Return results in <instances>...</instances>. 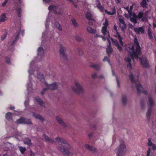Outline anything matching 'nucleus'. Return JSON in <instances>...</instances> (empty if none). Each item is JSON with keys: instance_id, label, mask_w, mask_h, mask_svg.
I'll list each match as a JSON object with an SVG mask.
<instances>
[{"instance_id": "obj_1", "label": "nucleus", "mask_w": 156, "mask_h": 156, "mask_svg": "<svg viewBox=\"0 0 156 156\" xmlns=\"http://www.w3.org/2000/svg\"><path fill=\"white\" fill-rule=\"evenodd\" d=\"M129 49L131 50L132 52L130 53L132 59L139 58L140 62L141 64L143 67L145 68H148L150 66L147 58L145 56H142L141 58H139L138 55L140 54L141 48L138 40L136 37L134 39V44L131 46L129 45Z\"/></svg>"}, {"instance_id": "obj_2", "label": "nucleus", "mask_w": 156, "mask_h": 156, "mask_svg": "<svg viewBox=\"0 0 156 156\" xmlns=\"http://www.w3.org/2000/svg\"><path fill=\"white\" fill-rule=\"evenodd\" d=\"M56 140L59 144L62 145V147H58V149L66 155L69 156H73V154L69 152V148L70 146L68 142L65 140L58 137Z\"/></svg>"}, {"instance_id": "obj_3", "label": "nucleus", "mask_w": 156, "mask_h": 156, "mask_svg": "<svg viewBox=\"0 0 156 156\" xmlns=\"http://www.w3.org/2000/svg\"><path fill=\"white\" fill-rule=\"evenodd\" d=\"M129 79L131 82L132 83H135L137 90L138 93H143L145 95H147V91L143 89V86L140 83L136 84L134 79V77L133 73H131L129 76Z\"/></svg>"}, {"instance_id": "obj_4", "label": "nucleus", "mask_w": 156, "mask_h": 156, "mask_svg": "<svg viewBox=\"0 0 156 156\" xmlns=\"http://www.w3.org/2000/svg\"><path fill=\"white\" fill-rule=\"evenodd\" d=\"M121 144L119 147L115 150L117 156H124L126 149L123 140L120 141Z\"/></svg>"}, {"instance_id": "obj_5", "label": "nucleus", "mask_w": 156, "mask_h": 156, "mask_svg": "<svg viewBox=\"0 0 156 156\" xmlns=\"http://www.w3.org/2000/svg\"><path fill=\"white\" fill-rule=\"evenodd\" d=\"M148 101L150 104V106L148 108V111L146 114L147 120L148 122L150 121V117L152 111V108L154 104L152 98L150 96H148Z\"/></svg>"}, {"instance_id": "obj_6", "label": "nucleus", "mask_w": 156, "mask_h": 156, "mask_svg": "<svg viewBox=\"0 0 156 156\" xmlns=\"http://www.w3.org/2000/svg\"><path fill=\"white\" fill-rule=\"evenodd\" d=\"M75 84L77 89H76L74 87H72V90L77 94H79L81 93H83V90L80 86L78 82L76 81Z\"/></svg>"}, {"instance_id": "obj_7", "label": "nucleus", "mask_w": 156, "mask_h": 156, "mask_svg": "<svg viewBox=\"0 0 156 156\" xmlns=\"http://www.w3.org/2000/svg\"><path fill=\"white\" fill-rule=\"evenodd\" d=\"M17 124H32L31 120L30 119H26L23 117H21L20 119L16 121Z\"/></svg>"}, {"instance_id": "obj_8", "label": "nucleus", "mask_w": 156, "mask_h": 156, "mask_svg": "<svg viewBox=\"0 0 156 156\" xmlns=\"http://www.w3.org/2000/svg\"><path fill=\"white\" fill-rule=\"evenodd\" d=\"M66 48L62 46H61L59 50L60 54V56L64 60H67L68 58L67 56L65 54L64 52L66 51Z\"/></svg>"}, {"instance_id": "obj_9", "label": "nucleus", "mask_w": 156, "mask_h": 156, "mask_svg": "<svg viewBox=\"0 0 156 156\" xmlns=\"http://www.w3.org/2000/svg\"><path fill=\"white\" fill-rule=\"evenodd\" d=\"M111 40L113 45H115V46L117 47V49L119 51H122V48L120 45L117 40L116 39H114L113 38H111Z\"/></svg>"}, {"instance_id": "obj_10", "label": "nucleus", "mask_w": 156, "mask_h": 156, "mask_svg": "<svg viewBox=\"0 0 156 156\" xmlns=\"http://www.w3.org/2000/svg\"><path fill=\"white\" fill-rule=\"evenodd\" d=\"M133 30L137 34H139L140 33L142 34H144V27L142 26L140 27L137 28L136 27H134Z\"/></svg>"}, {"instance_id": "obj_11", "label": "nucleus", "mask_w": 156, "mask_h": 156, "mask_svg": "<svg viewBox=\"0 0 156 156\" xmlns=\"http://www.w3.org/2000/svg\"><path fill=\"white\" fill-rule=\"evenodd\" d=\"M45 84L46 86L48 87V89L55 90L57 88L56 82H54L51 84H48L47 83H45Z\"/></svg>"}, {"instance_id": "obj_12", "label": "nucleus", "mask_w": 156, "mask_h": 156, "mask_svg": "<svg viewBox=\"0 0 156 156\" xmlns=\"http://www.w3.org/2000/svg\"><path fill=\"white\" fill-rule=\"evenodd\" d=\"M119 22L122 24L121 25L120 24V26H119L121 30H125L126 29V26L124 20L122 18L119 19Z\"/></svg>"}, {"instance_id": "obj_13", "label": "nucleus", "mask_w": 156, "mask_h": 156, "mask_svg": "<svg viewBox=\"0 0 156 156\" xmlns=\"http://www.w3.org/2000/svg\"><path fill=\"white\" fill-rule=\"evenodd\" d=\"M96 7L98 9H99L101 12H104V7L101 5L99 0H96Z\"/></svg>"}, {"instance_id": "obj_14", "label": "nucleus", "mask_w": 156, "mask_h": 156, "mask_svg": "<svg viewBox=\"0 0 156 156\" xmlns=\"http://www.w3.org/2000/svg\"><path fill=\"white\" fill-rule=\"evenodd\" d=\"M85 147L87 149H88L92 152H96L98 151V150L95 147H94L89 144H85Z\"/></svg>"}, {"instance_id": "obj_15", "label": "nucleus", "mask_w": 156, "mask_h": 156, "mask_svg": "<svg viewBox=\"0 0 156 156\" xmlns=\"http://www.w3.org/2000/svg\"><path fill=\"white\" fill-rule=\"evenodd\" d=\"M57 8H56V7L54 5H50L48 7V9L50 11L52 10L53 12L55 14H57Z\"/></svg>"}, {"instance_id": "obj_16", "label": "nucleus", "mask_w": 156, "mask_h": 156, "mask_svg": "<svg viewBox=\"0 0 156 156\" xmlns=\"http://www.w3.org/2000/svg\"><path fill=\"white\" fill-rule=\"evenodd\" d=\"M125 61L128 62V63L127 64V67H129L130 69H132V66L131 64V59L127 57L125 58Z\"/></svg>"}, {"instance_id": "obj_17", "label": "nucleus", "mask_w": 156, "mask_h": 156, "mask_svg": "<svg viewBox=\"0 0 156 156\" xmlns=\"http://www.w3.org/2000/svg\"><path fill=\"white\" fill-rule=\"evenodd\" d=\"M144 14V13L143 12L140 11L138 13V14L137 16V18H138L140 19L142 18V21H144L145 20L146 18L145 17H143V16Z\"/></svg>"}, {"instance_id": "obj_18", "label": "nucleus", "mask_w": 156, "mask_h": 156, "mask_svg": "<svg viewBox=\"0 0 156 156\" xmlns=\"http://www.w3.org/2000/svg\"><path fill=\"white\" fill-rule=\"evenodd\" d=\"M21 31V29H19V30L17 31L14 34V36H15V40H14L12 43V45L16 41L17 39L19 38V34H20V32Z\"/></svg>"}, {"instance_id": "obj_19", "label": "nucleus", "mask_w": 156, "mask_h": 156, "mask_svg": "<svg viewBox=\"0 0 156 156\" xmlns=\"http://www.w3.org/2000/svg\"><path fill=\"white\" fill-rule=\"evenodd\" d=\"M56 119L59 123L61 125L64 127H66V124L63 122V120H62V119L60 118V117L57 116L56 117Z\"/></svg>"}, {"instance_id": "obj_20", "label": "nucleus", "mask_w": 156, "mask_h": 156, "mask_svg": "<svg viewBox=\"0 0 156 156\" xmlns=\"http://www.w3.org/2000/svg\"><path fill=\"white\" fill-rule=\"evenodd\" d=\"M112 12H109L106 9H105V12L106 13L108 14L109 15H113L115 14L116 13V9L115 7H114L112 9Z\"/></svg>"}, {"instance_id": "obj_21", "label": "nucleus", "mask_w": 156, "mask_h": 156, "mask_svg": "<svg viewBox=\"0 0 156 156\" xmlns=\"http://www.w3.org/2000/svg\"><path fill=\"white\" fill-rule=\"evenodd\" d=\"M12 113L10 112H7L5 115V118L7 120L10 121L12 119Z\"/></svg>"}, {"instance_id": "obj_22", "label": "nucleus", "mask_w": 156, "mask_h": 156, "mask_svg": "<svg viewBox=\"0 0 156 156\" xmlns=\"http://www.w3.org/2000/svg\"><path fill=\"white\" fill-rule=\"evenodd\" d=\"M35 99L36 101L38 103V104L40 105L41 106L43 107L45 106V104L42 99L37 98H36Z\"/></svg>"}, {"instance_id": "obj_23", "label": "nucleus", "mask_w": 156, "mask_h": 156, "mask_svg": "<svg viewBox=\"0 0 156 156\" xmlns=\"http://www.w3.org/2000/svg\"><path fill=\"white\" fill-rule=\"evenodd\" d=\"M33 114L35 118L38 119L42 121H44V119L41 115L38 114H35L34 112H33Z\"/></svg>"}, {"instance_id": "obj_24", "label": "nucleus", "mask_w": 156, "mask_h": 156, "mask_svg": "<svg viewBox=\"0 0 156 156\" xmlns=\"http://www.w3.org/2000/svg\"><path fill=\"white\" fill-rule=\"evenodd\" d=\"M37 51L38 55L42 56L44 54V50L42 47H40L38 49Z\"/></svg>"}, {"instance_id": "obj_25", "label": "nucleus", "mask_w": 156, "mask_h": 156, "mask_svg": "<svg viewBox=\"0 0 156 156\" xmlns=\"http://www.w3.org/2000/svg\"><path fill=\"white\" fill-rule=\"evenodd\" d=\"M43 136L44 139L47 142H49L51 143H53L54 142V141L53 140L49 138L45 134H43Z\"/></svg>"}, {"instance_id": "obj_26", "label": "nucleus", "mask_w": 156, "mask_h": 156, "mask_svg": "<svg viewBox=\"0 0 156 156\" xmlns=\"http://www.w3.org/2000/svg\"><path fill=\"white\" fill-rule=\"evenodd\" d=\"M7 18L5 13L2 14L0 17V23L3 22L7 20Z\"/></svg>"}, {"instance_id": "obj_27", "label": "nucleus", "mask_w": 156, "mask_h": 156, "mask_svg": "<svg viewBox=\"0 0 156 156\" xmlns=\"http://www.w3.org/2000/svg\"><path fill=\"white\" fill-rule=\"evenodd\" d=\"M87 30L88 32L92 34H95L96 33V30L95 29H93L90 27H87Z\"/></svg>"}, {"instance_id": "obj_28", "label": "nucleus", "mask_w": 156, "mask_h": 156, "mask_svg": "<svg viewBox=\"0 0 156 156\" xmlns=\"http://www.w3.org/2000/svg\"><path fill=\"white\" fill-rule=\"evenodd\" d=\"M107 27H102L101 29V32L104 35H105L106 34V33H107L108 34V35L109 34V31H107Z\"/></svg>"}, {"instance_id": "obj_29", "label": "nucleus", "mask_w": 156, "mask_h": 156, "mask_svg": "<svg viewBox=\"0 0 156 156\" xmlns=\"http://www.w3.org/2000/svg\"><path fill=\"white\" fill-rule=\"evenodd\" d=\"M85 16L86 18L89 20H93L91 17L92 15L90 12H87L86 13Z\"/></svg>"}, {"instance_id": "obj_30", "label": "nucleus", "mask_w": 156, "mask_h": 156, "mask_svg": "<svg viewBox=\"0 0 156 156\" xmlns=\"http://www.w3.org/2000/svg\"><path fill=\"white\" fill-rule=\"evenodd\" d=\"M54 25L55 27L57 28L59 30L62 31V28L61 26L58 22H56L54 23Z\"/></svg>"}, {"instance_id": "obj_31", "label": "nucleus", "mask_w": 156, "mask_h": 156, "mask_svg": "<svg viewBox=\"0 0 156 156\" xmlns=\"http://www.w3.org/2000/svg\"><path fill=\"white\" fill-rule=\"evenodd\" d=\"M147 34L150 38L151 39H153V37L152 35V30L150 27H148V28Z\"/></svg>"}, {"instance_id": "obj_32", "label": "nucleus", "mask_w": 156, "mask_h": 156, "mask_svg": "<svg viewBox=\"0 0 156 156\" xmlns=\"http://www.w3.org/2000/svg\"><path fill=\"white\" fill-rule=\"evenodd\" d=\"M113 50L111 47H107L106 48V52L108 55H109L113 51Z\"/></svg>"}, {"instance_id": "obj_33", "label": "nucleus", "mask_w": 156, "mask_h": 156, "mask_svg": "<svg viewBox=\"0 0 156 156\" xmlns=\"http://www.w3.org/2000/svg\"><path fill=\"white\" fill-rule=\"evenodd\" d=\"M91 67L94 68L97 70H99L100 69V66L99 65L96 64H91L90 65Z\"/></svg>"}, {"instance_id": "obj_34", "label": "nucleus", "mask_w": 156, "mask_h": 156, "mask_svg": "<svg viewBox=\"0 0 156 156\" xmlns=\"http://www.w3.org/2000/svg\"><path fill=\"white\" fill-rule=\"evenodd\" d=\"M21 8H16V10L17 11V15L18 17H20L21 16Z\"/></svg>"}, {"instance_id": "obj_35", "label": "nucleus", "mask_w": 156, "mask_h": 156, "mask_svg": "<svg viewBox=\"0 0 156 156\" xmlns=\"http://www.w3.org/2000/svg\"><path fill=\"white\" fill-rule=\"evenodd\" d=\"M24 144L28 145L29 146H30L31 145V140L29 138H25L24 140Z\"/></svg>"}, {"instance_id": "obj_36", "label": "nucleus", "mask_w": 156, "mask_h": 156, "mask_svg": "<svg viewBox=\"0 0 156 156\" xmlns=\"http://www.w3.org/2000/svg\"><path fill=\"white\" fill-rule=\"evenodd\" d=\"M140 5L143 8L147 7V4L146 1L142 0V2H140Z\"/></svg>"}, {"instance_id": "obj_37", "label": "nucleus", "mask_w": 156, "mask_h": 156, "mask_svg": "<svg viewBox=\"0 0 156 156\" xmlns=\"http://www.w3.org/2000/svg\"><path fill=\"white\" fill-rule=\"evenodd\" d=\"M122 100L123 104L126 105L127 102V97L126 95H123L122 96Z\"/></svg>"}, {"instance_id": "obj_38", "label": "nucleus", "mask_w": 156, "mask_h": 156, "mask_svg": "<svg viewBox=\"0 0 156 156\" xmlns=\"http://www.w3.org/2000/svg\"><path fill=\"white\" fill-rule=\"evenodd\" d=\"M118 39L119 40V43L121 46L123 45V42L122 41V38L121 37L119 33H118Z\"/></svg>"}, {"instance_id": "obj_39", "label": "nucleus", "mask_w": 156, "mask_h": 156, "mask_svg": "<svg viewBox=\"0 0 156 156\" xmlns=\"http://www.w3.org/2000/svg\"><path fill=\"white\" fill-rule=\"evenodd\" d=\"M71 21H72V23L73 25L75 27L78 26V24L76 22V21L75 19H72L71 20Z\"/></svg>"}, {"instance_id": "obj_40", "label": "nucleus", "mask_w": 156, "mask_h": 156, "mask_svg": "<svg viewBox=\"0 0 156 156\" xmlns=\"http://www.w3.org/2000/svg\"><path fill=\"white\" fill-rule=\"evenodd\" d=\"M19 149L21 153L22 154H23L26 150V149L25 147H20Z\"/></svg>"}, {"instance_id": "obj_41", "label": "nucleus", "mask_w": 156, "mask_h": 156, "mask_svg": "<svg viewBox=\"0 0 156 156\" xmlns=\"http://www.w3.org/2000/svg\"><path fill=\"white\" fill-rule=\"evenodd\" d=\"M78 50L80 55H82L83 54V52L80 48H78Z\"/></svg>"}, {"instance_id": "obj_42", "label": "nucleus", "mask_w": 156, "mask_h": 156, "mask_svg": "<svg viewBox=\"0 0 156 156\" xmlns=\"http://www.w3.org/2000/svg\"><path fill=\"white\" fill-rule=\"evenodd\" d=\"M103 25H104V27H107L108 25V22L107 19H106L105 22L103 23Z\"/></svg>"}, {"instance_id": "obj_43", "label": "nucleus", "mask_w": 156, "mask_h": 156, "mask_svg": "<svg viewBox=\"0 0 156 156\" xmlns=\"http://www.w3.org/2000/svg\"><path fill=\"white\" fill-rule=\"evenodd\" d=\"M130 20L132 22H133L134 24H136L137 22L136 18H131Z\"/></svg>"}, {"instance_id": "obj_44", "label": "nucleus", "mask_w": 156, "mask_h": 156, "mask_svg": "<svg viewBox=\"0 0 156 156\" xmlns=\"http://www.w3.org/2000/svg\"><path fill=\"white\" fill-rule=\"evenodd\" d=\"M7 35V33H5L1 36V39L2 40H4L5 39V38Z\"/></svg>"}, {"instance_id": "obj_45", "label": "nucleus", "mask_w": 156, "mask_h": 156, "mask_svg": "<svg viewBox=\"0 0 156 156\" xmlns=\"http://www.w3.org/2000/svg\"><path fill=\"white\" fill-rule=\"evenodd\" d=\"M37 77H38V78L39 79H40V80L41 81H44V75L43 74H41V77H39L38 76H37Z\"/></svg>"}, {"instance_id": "obj_46", "label": "nucleus", "mask_w": 156, "mask_h": 156, "mask_svg": "<svg viewBox=\"0 0 156 156\" xmlns=\"http://www.w3.org/2000/svg\"><path fill=\"white\" fill-rule=\"evenodd\" d=\"M48 88H44L43 90L41 92V94L43 95V94H44L45 93V92L47 91L48 90Z\"/></svg>"}, {"instance_id": "obj_47", "label": "nucleus", "mask_w": 156, "mask_h": 156, "mask_svg": "<svg viewBox=\"0 0 156 156\" xmlns=\"http://www.w3.org/2000/svg\"><path fill=\"white\" fill-rule=\"evenodd\" d=\"M153 144L152 143L150 138L148 139L147 144L149 146H151Z\"/></svg>"}, {"instance_id": "obj_48", "label": "nucleus", "mask_w": 156, "mask_h": 156, "mask_svg": "<svg viewBox=\"0 0 156 156\" xmlns=\"http://www.w3.org/2000/svg\"><path fill=\"white\" fill-rule=\"evenodd\" d=\"M104 61H107L109 63L110 62V60L107 56L104 57V58L103 59Z\"/></svg>"}, {"instance_id": "obj_49", "label": "nucleus", "mask_w": 156, "mask_h": 156, "mask_svg": "<svg viewBox=\"0 0 156 156\" xmlns=\"http://www.w3.org/2000/svg\"><path fill=\"white\" fill-rule=\"evenodd\" d=\"M75 39L76 41L79 42L80 41H81V38L77 36L75 37Z\"/></svg>"}, {"instance_id": "obj_50", "label": "nucleus", "mask_w": 156, "mask_h": 156, "mask_svg": "<svg viewBox=\"0 0 156 156\" xmlns=\"http://www.w3.org/2000/svg\"><path fill=\"white\" fill-rule=\"evenodd\" d=\"M141 105L142 108L144 109L145 107V105L144 101H141Z\"/></svg>"}, {"instance_id": "obj_51", "label": "nucleus", "mask_w": 156, "mask_h": 156, "mask_svg": "<svg viewBox=\"0 0 156 156\" xmlns=\"http://www.w3.org/2000/svg\"><path fill=\"white\" fill-rule=\"evenodd\" d=\"M5 60L6 62L8 63H9L10 62V60L9 58L6 57H5Z\"/></svg>"}, {"instance_id": "obj_52", "label": "nucleus", "mask_w": 156, "mask_h": 156, "mask_svg": "<svg viewBox=\"0 0 156 156\" xmlns=\"http://www.w3.org/2000/svg\"><path fill=\"white\" fill-rule=\"evenodd\" d=\"M8 2V0H5L3 3H2V7H5L6 4L7 3V2Z\"/></svg>"}, {"instance_id": "obj_53", "label": "nucleus", "mask_w": 156, "mask_h": 156, "mask_svg": "<svg viewBox=\"0 0 156 156\" xmlns=\"http://www.w3.org/2000/svg\"><path fill=\"white\" fill-rule=\"evenodd\" d=\"M97 75L96 73H94L93 74H92V78L94 79H95L97 77Z\"/></svg>"}, {"instance_id": "obj_54", "label": "nucleus", "mask_w": 156, "mask_h": 156, "mask_svg": "<svg viewBox=\"0 0 156 156\" xmlns=\"http://www.w3.org/2000/svg\"><path fill=\"white\" fill-rule=\"evenodd\" d=\"M152 149L154 150H156V145L153 144L152 146Z\"/></svg>"}, {"instance_id": "obj_55", "label": "nucleus", "mask_w": 156, "mask_h": 156, "mask_svg": "<svg viewBox=\"0 0 156 156\" xmlns=\"http://www.w3.org/2000/svg\"><path fill=\"white\" fill-rule=\"evenodd\" d=\"M150 151H151V149L150 148H149L148 149V150L147 151L146 156H150Z\"/></svg>"}, {"instance_id": "obj_56", "label": "nucleus", "mask_w": 156, "mask_h": 156, "mask_svg": "<svg viewBox=\"0 0 156 156\" xmlns=\"http://www.w3.org/2000/svg\"><path fill=\"white\" fill-rule=\"evenodd\" d=\"M113 28L114 30L117 33V34H118V33H119L117 30V26L115 25H114L113 27Z\"/></svg>"}, {"instance_id": "obj_57", "label": "nucleus", "mask_w": 156, "mask_h": 156, "mask_svg": "<svg viewBox=\"0 0 156 156\" xmlns=\"http://www.w3.org/2000/svg\"><path fill=\"white\" fill-rule=\"evenodd\" d=\"M116 81L117 82V86L118 87H120V83L119 81V80L117 79V77H116Z\"/></svg>"}, {"instance_id": "obj_58", "label": "nucleus", "mask_w": 156, "mask_h": 156, "mask_svg": "<svg viewBox=\"0 0 156 156\" xmlns=\"http://www.w3.org/2000/svg\"><path fill=\"white\" fill-rule=\"evenodd\" d=\"M137 15H136L135 13H134L133 15V18H136V19L137 18Z\"/></svg>"}, {"instance_id": "obj_59", "label": "nucleus", "mask_w": 156, "mask_h": 156, "mask_svg": "<svg viewBox=\"0 0 156 156\" xmlns=\"http://www.w3.org/2000/svg\"><path fill=\"white\" fill-rule=\"evenodd\" d=\"M93 134L92 133H90L89 135V136H89V138H91L92 137V136H93Z\"/></svg>"}, {"instance_id": "obj_60", "label": "nucleus", "mask_w": 156, "mask_h": 156, "mask_svg": "<svg viewBox=\"0 0 156 156\" xmlns=\"http://www.w3.org/2000/svg\"><path fill=\"white\" fill-rule=\"evenodd\" d=\"M43 1L47 3L50 2L51 1V0H43Z\"/></svg>"}, {"instance_id": "obj_61", "label": "nucleus", "mask_w": 156, "mask_h": 156, "mask_svg": "<svg viewBox=\"0 0 156 156\" xmlns=\"http://www.w3.org/2000/svg\"><path fill=\"white\" fill-rule=\"evenodd\" d=\"M108 44H109L108 47H111V42L109 40H108Z\"/></svg>"}, {"instance_id": "obj_62", "label": "nucleus", "mask_w": 156, "mask_h": 156, "mask_svg": "<svg viewBox=\"0 0 156 156\" xmlns=\"http://www.w3.org/2000/svg\"><path fill=\"white\" fill-rule=\"evenodd\" d=\"M9 109L11 110H13L15 109V107L13 106H11L9 107Z\"/></svg>"}, {"instance_id": "obj_63", "label": "nucleus", "mask_w": 156, "mask_h": 156, "mask_svg": "<svg viewBox=\"0 0 156 156\" xmlns=\"http://www.w3.org/2000/svg\"><path fill=\"white\" fill-rule=\"evenodd\" d=\"M116 2L117 3V4H118L120 3V0H116Z\"/></svg>"}, {"instance_id": "obj_64", "label": "nucleus", "mask_w": 156, "mask_h": 156, "mask_svg": "<svg viewBox=\"0 0 156 156\" xmlns=\"http://www.w3.org/2000/svg\"><path fill=\"white\" fill-rule=\"evenodd\" d=\"M88 23L90 25H93V22H90L89 21V22Z\"/></svg>"}]
</instances>
